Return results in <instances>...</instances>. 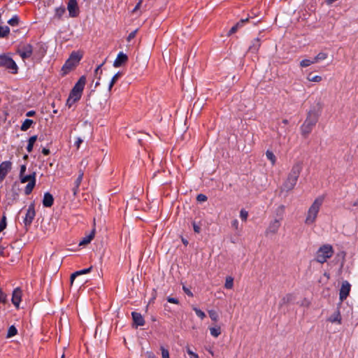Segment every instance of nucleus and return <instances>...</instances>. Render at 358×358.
<instances>
[{"instance_id":"f257e3e1","label":"nucleus","mask_w":358,"mask_h":358,"mask_svg":"<svg viewBox=\"0 0 358 358\" xmlns=\"http://www.w3.org/2000/svg\"><path fill=\"white\" fill-rule=\"evenodd\" d=\"M323 202V196H318L314 200L306 213V219L304 221L306 225L312 226L315 224Z\"/></svg>"},{"instance_id":"f03ea898","label":"nucleus","mask_w":358,"mask_h":358,"mask_svg":"<svg viewBox=\"0 0 358 358\" xmlns=\"http://www.w3.org/2000/svg\"><path fill=\"white\" fill-rule=\"evenodd\" d=\"M85 83L86 78L84 76H83L79 78L78 82L76 83V85L71 90L66 101V104L69 108H71L76 101L80 100L85 85Z\"/></svg>"},{"instance_id":"7ed1b4c3","label":"nucleus","mask_w":358,"mask_h":358,"mask_svg":"<svg viewBox=\"0 0 358 358\" xmlns=\"http://www.w3.org/2000/svg\"><path fill=\"white\" fill-rule=\"evenodd\" d=\"M318 120V116L315 112H310L303 123L301 126V131L303 136H306L308 135L313 127L316 124Z\"/></svg>"},{"instance_id":"20e7f679","label":"nucleus","mask_w":358,"mask_h":358,"mask_svg":"<svg viewBox=\"0 0 358 358\" xmlns=\"http://www.w3.org/2000/svg\"><path fill=\"white\" fill-rule=\"evenodd\" d=\"M334 254L332 246L330 245H324L321 246L316 253L315 260L319 263H324Z\"/></svg>"},{"instance_id":"39448f33","label":"nucleus","mask_w":358,"mask_h":358,"mask_svg":"<svg viewBox=\"0 0 358 358\" xmlns=\"http://www.w3.org/2000/svg\"><path fill=\"white\" fill-rule=\"evenodd\" d=\"M81 58L82 55L79 52H73L62 67L64 73L66 74L69 73L75 66H76L80 62Z\"/></svg>"},{"instance_id":"423d86ee","label":"nucleus","mask_w":358,"mask_h":358,"mask_svg":"<svg viewBox=\"0 0 358 358\" xmlns=\"http://www.w3.org/2000/svg\"><path fill=\"white\" fill-rule=\"evenodd\" d=\"M0 67L6 68L13 74L17 73L18 71V66L15 61L6 54L0 55Z\"/></svg>"},{"instance_id":"0eeeda50","label":"nucleus","mask_w":358,"mask_h":358,"mask_svg":"<svg viewBox=\"0 0 358 358\" xmlns=\"http://www.w3.org/2000/svg\"><path fill=\"white\" fill-rule=\"evenodd\" d=\"M36 216L34 203H31L26 210L25 216L23 218V223L26 227L31 225Z\"/></svg>"},{"instance_id":"6e6552de","label":"nucleus","mask_w":358,"mask_h":358,"mask_svg":"<svg viewBox=\"0 0 358 358\" xmlns=\"http://www.w3.org/2000/svg\"><path fill=\"white\" fill-rule=\"evenodd\" d=\"M298 179L288 175L281 186V192H288L292 190L296 185Z\"/></svg>"},{"instance_id":"1a4fd4ad","label":"nucleus","mask_w":358,"mask_h":358,"mask_svg":"<svg viewBox=\"0 0 358 358\" xmlns=\"http://www.w3.org/2000/svg\"><path fill=\"white\" fill-rule=\"evenodd\" d=\"M17 52L22 59H28L31 57L33 54V47L29 43L23 45L18 49Z\"/></svg>"},{"instance_id":"9d476101","label":"nucleus","mask_w":358,"mask_h":358,"mask_svg":"<svg viewBox=\"0 0 358 358\" xmlns=\"http://www.w3.org/2000/svg\"><path fill=\"white\" fill-rule=\"evenodd\" d=\"M280 220H281L279 219H275L269 223L265 231L266 236H268L270 234H275L278 232L281 224Z\"/></svg>"},{"instance_id":"9b49d317","label":"nucleus","mask_w":358,"mask_h":358,"mask_svg":"<svg viewBox=\"0 0 358 358\" xmlns=\"http://www.w3.org/2000/svg\"><path fill=\"white\" fill-rule=\"evenodd\" d=\"M67 10L69 11V15L71 17H75L78 15L79 8L77 3V0H69L67 5Z\"/></svg>"},{"instance_id":"f8f14e48","label":"nucleus","mask_w":358,"mask_h":358,"mask_svg":"<svg viewBox=\"0 0 358 358\" xmlns=\"http://www.w3.org/2000/svg\"><path fill=\"white\" fill-rule=\"evenodd\" d=\"M22 290L19 287L15 288L13 292L11 301L13 304L17 308L19 307L22 301Z\"/></svg>"},{"instance_id":"ddd939ff","label":"nucleus","mask_w":358,"mask_h":358,"mask_svg":"<svg viewBox=\"0 0 358 358\" xmlns=\"http://www.w3.org/2000/svg\"><path fill=\"white\" fill-rule=\"evenodd\" d=\"M303 164L300 162H296L292 166L288 175L298 179L301 172Z\"/></svg>"},{"instance_id":"4468645a","label":"nucleus","mask_w":358,"mask_h":358,"mask_svg":"<svg viewBox=\"0 0 358 358\" xmlns=\"http://www.w3.org/2000/svg\"><path fill=\"white\" fill-rule=\"evenodd\" d=\"M350 291V284L348 281H344L342 283L341 289H340V299L343 301L347 298L349 295Z\"/></svg>"},{"instance_id":"2eb2a0df","label":"nucleus","mask_w":358,"mask_h":358,"mask_svg":"<svg viewBox=\"0 0 358 358\" xmlns=\"http://www.w3.org/2000/svg\"><path fill=\"white\" fill-rule=\"evenodd\" d=\"M127 55L122 52H120L117 54V56L113 62V66L116 68L120 67L123 64H124L127 61Z\"/></svg>"},{"instance_id":"dca6fc26","label":"nucleus","mask_w":358,"mask_h":358,"mask_svg":"<svg viewBox=\"0 0 358 358\" xmlns=\"http://www.w3.org/2000/svg\"><path fill=\"white\" fill-rule=\"evenodd\" d=\"M11 169L12 163L10 161H5L0 164V173L4 177H6Z\"/></svg>"},{"instance_id":"f3484780","label":"nucleus","mask_w":358,"mask_h":358,"mask_svg":"<svg viewBox=\"0 0 358 358\" xmlns=\"http://www.w3.org/2000/svg\"><path fill=\"white\" fill-rule=\"evenodd\" d=\"M83 176H84L83 171H80L79 175H78L77 179L76 180V181L74 182V187H73V188L72 189L74 196H76L78 194V192L79 187H80V185L81 184V182L83 180Z\"/></svg>"},{"instance_id":"a211bd4d","label":"nucleus","mask_w":358,"mask_h":358,"mask_svg":"<svg viewBox=\"0 0 358 358\" xmlns=\"http://www.w3.org/2000/svg\"><path fill=\"white\" fill-rule=\"evenodd\" d=\"M132 319L136 326H143L145 320L141 313L136 312L131 313Z\"/></svg>"},{"instance_id":"6ab92c4d","label":"nucleus","mask_w":358,"mask_h":358,"mask_svg":"<svg viewBox=\"0 0 358 358\" xmlns=\"http://www.w3.org/2000/svg\"><path fill=\"white\" fill-rule=\"evenodd\" d=\"M54 199L52 195L49 192H45L43 195V205L45 207H51L53 204Z\"/></svg>"},{"instance_id":"aec40b11","label":"nucleus","mask_w":358,"mask_h":358,"mask_svg":"<svg viewBox=\"0 0 358 358\" xmlns=\"http://www.w3.org/2000/svg\"><path fill=\"white\" fill-rule=\"evenodd\" d=\"M261 45L260 41L258 38H255L252 41L251 45H250L248 50L252 53H256L257 52L259 47Z\"/></svg>"},{"instance_id":"412c9836","label":"nucleus","mask_w":358,"mask_h":358,"mask_svg":"<svg viewBox=\"0 0 358 358\" xmlns=\"http://www.w3.org/2000/svg\"><path fill=\"white\" fill-rule=\"evenodd\" d=\"M91 270H92V266L90 268H84V269L76 271L73 273H72L71 275V279H70L71 284L73 283V282L74 281L75 278L77 276H78L80 275L88 273L90 272Z\"/></svg>"},{"instance_id":"4be33fe9","label":"nucleus","mask_w":358,"mask_h":358,"mask_svg":"<svg viewBox=\"0 0 358 358\" xmlns=\"http://www.w3.org/2000/svg\"><path fill=\"white\" fill-rule=\"evenodd\" d=\"M294 299L295 296L294 294H287L282 298L280 305L283 306L285 304L292 303Z\"/></svg>"},{"instance_id":"5701e85b","label":"nucleus","mask_w":358,"mask_h":358,"mask_svg":"<svg viewBox=\"0 0 358 358\" xmlns=\"http://www.w3.org/2000/svg\"><path fill=\"white\" fill-rule=\"evenodd\" d=\"M20 180L22 183H25L27 182L31 181L32 180H36V173L33 172L29 175H22L20 176Z\"/></svg>"},{"instance_id":"b1692460","label":"nucleus","mask_w":358,"mask_h":358,"mask_svg":"<svg viewBox=\"0 0 358 358\" xmlns=\"http://www.w3.org/2000/svg\"><path fill=\"white\" fill-rule=\"evenodd\" d=\"M328 320L332 323L334 322H338V324L341 322V316L340 314V312L338 310H336L334 312L328 319Z\"/></svg>"},{"instance_id":"393cba45","label":"nucleus","mask_w":358,"mask_h":358,"mask_svg":"<svg viewBox=\"0 0 358 358\" xmlns=\"http://www.w3.org/2000/svg\"><path fill=\"white\" fill-rule=\"evenodd\" d=\"M248 21V19H243L234 25L229 30V34L231 35L237 31V30L243 25V24Z\"/></svg>"},{"instance_id":"a878e982","label":"nucleus","mask_w":358,"mask_h":358,"mask_svg":"<svg viewBox=\"0 0 358 358\" xmlns=\"http://www.w3.org/2000/svg\"><path fill=\"white\" fill-rule=\"evenodd\" d=\"M66 12V9L64 6H59L55 8V18L60 19Z\"/></svg>"},{"instance_id":"bb28decb","label":"nucleus","mask_w":358,"mask_h":358,"mask_svg":"<svg viewBox=\"0 0 358 358\" xmlns=\"http://www.w3.org/2000/svg\"><path fill=\"white\" fill-rule=\"evenodd\" d=\"M266 157L267 159L271 162V164L272 166H274L275 164L277 158H276L275 155H274V153L271 150H266Z\"/></svg>"},{"instance_id":"cd10ccee","label":"nucleus","mask_w":358,"mask_h":358,"mask_svg":"<svg viewBox=\"0 0 358 358\" xmlns=\"http://www.w3.org/2000/svg\"><path fill=\"white\" fill-rule=\"evenodd\" d=\"M210 335L214 338H217L221 334V327L215 326L209 328Z\"/></svg>"},{"instance_id":"c85d7f7f","label":"nucleus","mask_w":358,"mask_h":358,"mask_svg":"<svg viewBox=\"0 0 358 358\" xmlns=\"http://www.w3.org/2000/svg\"><path fill=\"white\" fill-rule=\"evenodd\" d=\"M36 185V180L29 181L24 188V194L29 195L31 193L34 186Z\"/></svg>"},{"instance_id":"c756f323","label":"nucleus","mask_w":358,"mask_h":358,"mask_svg":"<svg viewBox=\"0 0 358 358\" xmlns=\"http://www.w3.org/2000/svg\"><path fill=\"white\" fill-rule=\"evenodd\" d=\"M94 236V231H92L90 234L87 235L85 237L83 238L82 241H80L79 245H83L90 243V241L93 239Z\"/></svg>"},{"instance_id":"7c9ffc66","label":"nucleus","mask_w":358,"mask_h":358,"mask_svg":"<svg viewBox=\"0 0 358 358\" xmlns=\"http://www.w3.org/2000/svg\"><path fill=\"white\" fill-rule=\"evenodd\" d=\"M37 139V136H32L28 140V144L27 146V150L28 152H31L33 150L34 144Z\"/></svg>"},{"instance_id":"2f4dec72","label":"nucleus","mask_w":358,"mask_h":358,"mask_svg":"<svg viewBox=\"0 0 358 358\" xmlns=\"http://www.w3.org/2000/svg\"><path fill=\"white\" fill-rule=\"evenodd\" d=\"M33 120H30V119H26L23 123L21 125V130L22 131H27V129H29L30 128V127L31 126V124H33Z\"/></svg>"},{"instance_id":"473e14b6","label":"nucleus","mask_w":358,"mask_h":358,"mask_svg":"<svg viewBox=\"0 0 358 358\" xmlns=\"http://www.w3.org/2000/svg\"><path fill=\"white\" fill-rule=\"evenodd\" d=\"M10 33V28L8 26L0 25V38L6 37Z\"/></svg>"},{"instance_id":"72a5a7b5","label":"nucleus","mask_w":358,"mask_h":358,"mask_svg":"<svg viewBox=\"0 0 358 358\" xmlns=\"http://www.w3.org/2000/svg\"><path fill=\"white\" fill-rule=\"evenodd\" d=\"M313 64H315L313 58V59H304L300 62L299 65L301 67L305 68V67H308Z\"/></svg>"},{"instance_id":"f704fd0d","label":"nucleus","mask_w":358,"mask_h":358,"mask_svg":"<svg viewBox=\"0 0 358 358\" xmlns=\"http://www.w3.org/2000/svg\"><path fill=\"white\" fill-rule=\"evenodd\" d=\"M234 287V278L231 276H227L225 280L224 287L231 289Z\"/></svg>"},{"instance_id":"c9c22d12","label":"nucleus","mask_w":358,"mask_h":358,"mask_svg":"<svg viewBox=\"0 0 358 358\" xmlns=\"http://www.w3.org/2000/svg\"><path fill=\"white\" fill-rule=\"evenodd\" d=\"M327 58V54L325 53V52H320L318 53L314 58H313V60H314V62L315 64L320 62V61H322V60H324L325 59Z\"/></svg>"},{"instance_id":"e433bc0d","label":"nucleus","mask_w":358,"mask_h":358,"mask_svg":"<svg viewBox=\"0 0 358 358\" xmlns=\"http://www.w3.org/2000/svg\"><path fill=\"white\" fill-rule=\"evenodd\" d=\"M20 22V18L17 15H13L8 21V23L13 27H16L18 25Z\"/></svg>"},{"instance_id":"4c0bfd02","label":"nucleus","mask_w":358,"mask_h":358,"mask_svg":"<svg viewBox=\"0 0 358 358\" xmlns=\"http://www.w3.org/2000/svg\"><path fill=\"white\" fill-rule=\"evenodd\" d=\"M285 207L283 205H280L276 208L275 212H276V215L279 217V220L282 219V216L285 213Z\"/></svg>"},{"instance_id":"58836bf2","label":"nucleus","mask_w":358,"mask_h":358,"mask_svg":"<svg viewBox=\"0 0 358 358\" xmlns=\"http://www.w3.org/2000/svg\"><path fill=\"white\" fill-rule=\"evenodd\" d=\"M120 73L117 72V73H115L113 76V78H111L110 82V83L108 85V90L109 91H110V90L112 89L113 86L114 85V84L117 80L118 78L120 77Z\"/></svg>"},{"instance_id":"ea45409f","label":"nucleus","mask_w":358,"mask_h":358,"mask_svg":"<svg viewBox=\"0 0 358 358\" xmlns=\"http://www.w3.org/2000/svg\"><path fill=\"white\" fill-rule=\"evenodd\" d=\"M209 317L210 319L214 321L217 322L219 320V315L214 310H208Z\"/></svg>"},{"instance_id":"a19ab883","label":"nucleus","mask_w":358,"mask_h":358,"mask_svg":"<svg viewBox=\"0 0 358 358\" xmlns=\"http://www.w3.org/2000/svg\"><path fill=\"white\" fill-rule=\"evenodd\" d=\"M17 334V329L14 326H10L8 330L7 337L10 338Z\"/></svg>"},{"instance_id":"79ce46f5","label":"nucleus","mask_w":358,"mask_h":358,"mask_svg":"<svg viewBox=\"0 0 358 358\" xmlns=\"http://www.w3.org/2000/svg\"><path fill=\"white\" fill-rule=\"evenodd\" d=\"M193 310H194L196 315L201 320H203L206 317L205 313L201 309L194 307Z\"/></svg>"},{"instance_id":"37998d69","label":"nucleus","mask_w":358,"mask_h":358,"mask_svg":"<svg viewBox=\"0 0 358 358\" xmlns=\"http://www.w3.org/2000/svg\"><path fill=\"white\" fill-rule=\"evenodd\" d=\"M307 79L310 82H315V83H319L322 80V78L320 76H314L313 77H311L310 76H308Z\"/></svg>"},{"instance_id":"c03bdc74","label":"nucleus","mask_w":358,"mask_h":358,"mask_svg":"<svg viewBox=\"0 0 358 358\" xmlns=\"http://www.w3.org/2000/svg\"><path fill=\"white\" fill-rule=\"evenodd\" d=\"M248 211H246L244 209L241 210V211H240V217H241V219L243 221L245 222L247 220V219H248Z\"/></svg>"},{"instance_id":"a18cd8bd","label":"nucleus","mask_w":358,"mask_h":358,"mask_svg":"<svg viewBox=\"0 0 358 358\" xmlns=\"http://www.w3.org/2000/svg\"><path fill=\"white\" fill-rule=\"evenodd\" d=\"M13 248L7 247V248H0V255L5 256L6 255L8 254L9 250L12 249Z\"/></svg>"},{"instance_id":"49530a36","label":"nucleus","mask_w":358,"mask_h":358,"mask_svg":"<svg viewBox=\"0 0 358 358\" xmlns=\"http://www.w3.org/2000/svg\"><path fill=\"white\" fill-rule=\"evenodd\" d=\"M7 301V295L0 289V302L5 303Z\"/></svg>"},{"instance_id":"de8ad7c7","label":"nucleus","mask_w":358,"mask_h":358,"mask_svg":"<svg viewBox=\"0 0 358 358\" xmlns=\"http://www.w3.org/2000/svg\"><path fill=\"white\" fill-rule=\"evenodd\" d=\"M187 353L189 355L190 358H199V355L189 348H187Z\"/></svg>"},{"instance_id":"09e8293b","label":"nucleus","mask_w":358,"mask_h":358,"mask_svg":"<svg viewBox=\"0 0 358 358\" xmlns=\"http://www.w3.org/2000/svg\"><path fill=\"white\" fill-rule=\"evenodd\" d=\"M196 199L199 202H204L207 200V196L205 194H199L197 195Z\"/></svg>"},{"instance_id":"8fccbe9b","label":"nucleus","mask_w":358,"mask_h":358,"mask_svg":"<svg viewBox=\"0 0 358 358\" xmlns=\"http://www.w3.org/2000/svg\"><path fill=\"white\" fill-rule=\"evenodd\" d=\"M142 0H139V1L137 3V4L135 6V7L132 10L133 13H136L141 7Z\"/></svg>"},{"instance_id":"3c124183","label":"nucleus","mask_w":358,"mask_h":358,"mask_svg":"<svg viewBox=\"0 0 358 358\" xmlns=\"http://www.w3.org/2000/svg\"><path fill=\"white\" fill-rule=\"evenodd\" d=\"M162 358H170L169 352L168 350H166L164 348H162Z\"/></svg>"},{"instance_id":"603ef678","label":"nucleus","mask_w":358,"mask_h":358,"mask_svg":"<svg viewBox=\"0 0 358 358\" xmlns=\"http://www.w3.org/2000/svg\"><path fill=\"white\" fill-rule=\"evenodd\" d=\"M83 142V140L80 137H77L76 141L74 143V145L78 149L80 146V144Z\"/></svg>"},{"instance_id":"864d4df0","label":"nucleus","mask_w":358,"mask_h":358,"mask_svg":"<svg viewBox=\"0 0 358 358\" xmlns=\"http://www.w3.org/2000/svg\"><path fill=\"white\" fill-rule=\"evenodd\" d=\"M231 227L236 229V230H238V228H239V222L238 221V220L235 219L234 220H232L231 222Z\"/></svg>"},{"instance_id":"5fc2aeb1","label":"nucleus","mask_w":358,"mask_h":358,"mask_svg":"<svg viewBox=\"0 0 358 358\" xmlns=\"http://www.w3.org/2000/svg\"><path fill=\"white\" fill-rule=\"evenodd\" d=\"M167 301L171 303L178 304L179 301L176 298L168 296Z\"/></svg>"},{"instance_id":"6e6d98bb","label":"nucleus","mask_w":358,"mask_h":358,"mask_svg":"<svg viewBox=\"0 0 358 358\" xmlns=\"http://www.w3.org/2000/svg\"><path fill=\"white\" fill-rule=\"evenodd\" d=\"M105 62H102L101 64H99L95 69L94 71V74L95 76H96L98 75V73L100 72L101 73V68L102 67V66L104 64Z\"/></svg>"},{"instance_id":"4d7b16f0","label":"nucleus","mask_w":358,"mask_h":358,"mask_svg":"<svg viewBox=\"0 0 358 358\" xmlns=\"http://www.w3.org/2000/svg\"><path fill=\"white\" fill-rule=\"evenodd\" d=\"M136 31H137V30H134V31H131V32L129 34V36H128V37H127V41H130L131 40H132V39L135 37L136 34Z\"/></svg>"},{"instance_id":"13d9d810","label":"nucleus","mask_w":358,"mask_h":358,"mask_svg":"<svg viewBox=\"0 0 358 358\" xmlns=\"http://www.w3.org/2000/svg\"><path fill=\"white\" fill-rule=\"evenodd\" d=\"M26 169H27V166L25 164L21 165L20 170V176L24 174V173L26 171Z\"/></svg>"},{"instance_id":"bf43d9fd","label":"nucleus","mask_w":358,"mask_h":358,"mask_svg":"<svg viewBox=\"0 0 358 358\" xmlns=\"http://www.w3.org/2000/svg\"><path fill=\"white\" fill-rule=\"evenodd\" d=\"M193 228H194V232H196V233H199L201 231L200 227L198 224H196L195 222L193 223Z\"/></svg>"},{"instance_id":"052dcab7","label":"nucleus","mask_w":358,"mask_h":358,"mask_svg":"<svg viewBox=\"0 0 358 358\" xmlns=\"http://www.w3.org/2000/svg\"><path fill=\"white\" fill-rule=\"evenodd\" d=\"M184 292L188 295V296H193V294L192 292L187 287H182Z\"/></svg>"},{"instance_id":"680f3d73","label":"nucleus","mask_w":358,"mask_h":358,"mask_svg":"<svg viewBox=\"0 0 358 358\" xmlns=\"http://www.w3.org/2000/svg\"><path fill=\"white\" fill-rule=\"evenodd\" d=\"M34 114H35V111L34 110H29V111H28L26 115L27 117H31V116L34 115Z\"/></svg>"},{"instance_id":"e2e57ef3","label":"nucleus","mask_w":358,"mask_h":358,"mask_svg":"<svg viewBox=\"0 0 358 358\" xmlns=\"http://www.w3.org/2000/svg\"><path fill=\"white\" fill-rule=\"evenodd\" d=\"M42 153L45 155H48L50 153V150L47 148H43Z\"/></svg>"},{"instance_id":"0e129e2a","label":"nucleus","mask_w":358,"mask_h":358,"mask_svg":"<svg viewBox=\"0 0 358 358\" xmlns=\"http://www.w3.org/2000/svg\"><path fill=\"white\" fill-rule=\"evenodd\" d=\"M6 227V222L3 221L1 223H0V231L4 229Z\"/></svg>"},{"instance_id":"69168bd1","label":"nucleus","mask_w":358,"mask_h":358,"mask_svg":"<svg viewBox=\"0 0 358 358\" xmlns=\"http://www.w3.org/2000/svg\"><path fill=\"white\" fill-rule=\"evenodd\" d=\"M148 358H155V356L153 353L149 352L148 353Z\"/></svg>"},{"instance_id":"338daca9","label":"nucleus","mask_w":358,"mask_h":358,"mask_svg":"<svg viewBox=\"0 0 358 358\" xmlns=\"http://www.w3.org/2000/svg\"><path fill=\"white\" fill-rule=\"evenodd\" d=\"M99 80L100 77H98V80L95 83V87H97L100 85Z\"/></svg>"},{"instance_id":"774afa93","label":"nucleus","mask_w":358,"mask_h":358,"mask_svg":"<svg viewBox=\"0 0 358 358\" xmlns=\"http://www.w3.org/2000/svg\"><path fill=\"white\" fill-rule=\"evenodd\" d=\"M5 177L0 173V183L3 180Z\"/></svg>"}]
</instances>
